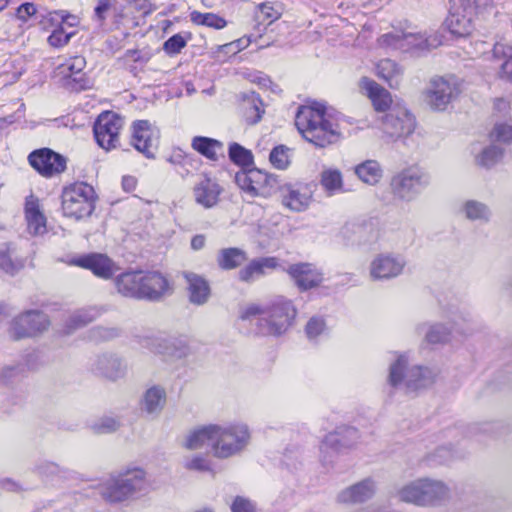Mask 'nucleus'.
<instances>
[{"mask_svg":"<svg viewBox=\"0 0 512 512\" xmlns=\"http://www.w3.org/2000/svg\"><path fill=\"white\" fill-rule=\"evenodd\" d=\"M282 15V7L278 3L265 2L258 6L257 18L268 25L279 19Z\"/></svg>","mask_w":512,"mask_h":512,"instance_id":"obj_49","label":"nucleus"},{"mask_svg":"<svg viewBox=\"0 0 512 512\" xmlns=\"http://www.w3.org/2000/svg\"><path fill=\"white\" fill-rule=\"evenodd\" d=\"M187 44V39L181 34H175L164 42L163 49L170 55L178 54Z\"/></svg>","mask_w":512,"mask_h":512,"instance_id":"obj_56","label":"nucleus"},{"mask_svg":"<svg viewBox=\"0 0 512 512\" xmlns=\"http://www.w3.org/2000/svg\"><path fill=\"white\" fill-rule=\"evenodd\" d=\"M144 281L143 271H128L116 277L115 285L121 295L142 299L144 298L142 295Z\"/></svg>","mask_w":512,"mask_h":512,"instance_id":"obj_22","label":"nucleus"},{"mask_svg":"<svg viewBox=\"0 0 512 512\" xmlns=\"http://www.w3.org/2000/svg\"><path fill=\"white\" fill-rule=\"evenodd\" d=\"M190 20L196 25L207 26L213 29H223L227 25V21L214 13H202L199 11H192L190 13Z\"/></svg>","mask_w":512,"mask_h":512,"instance_id":"obj_46","label":"nucleus"},{"mask_svg":"<svg viewBox=\"0 0 512 512\" xmlns=\"http://www.w3.org/2000/svg\"><path fill=\"white\" fill-rule=\"evenodd\" d=\"M435 457L439 463H445L454 458V451L449 447H440L436 450Z\"/></svg>","mask_w":512,"mask_h":512,"instance_id":"obj_62","label":"nucleus"},{"mask_svg":"<svg viewBox=\"0 0 512 512\" xmlns=\"http://www.w3.org/2000/svg\"><path fill=\"white\" fill-rule=\"evenodd\" d=\"M503 156V150L497 145H489L483 148L476 156L475 162L478 166L490 168L497 164Z\"/></svg>","mask_w":512,"mask_h":512,"instance_id":"obj_47","label":"nucleus"},{"mask_svg":"<svg viewBox=\"0 0 512 512\" xmlns=\"http://www.w3.org/2000/svg\"><path fill=\"white\" fill-rule=\"evenodd\" d=\"M405 266L406 261L402 256L381 253L371 261L369 276L372 280H389L401 275Z\"/></svg>","mask_w":512,"mask_h":512,"instance_id":"obj_17","label":"nucleus"},{"mask_svg":"<svg viewBox=\"0 0 512 512\" xmlns=\"http://www.w3.org/2000/svg\"><path fill=\"white\" fill-rule=\"evenodd\" d=\"M277 266L278 262L274 257L254 259L239 271V279L244 282L253 281L264 275L267 270H273Z\"/></svg>","mask_w":512,"mask_h":512,"instance_id":"obj_33","label":"nucleus"},{"mask_svg":"<svg viewBox=\"0 0 512 512\" xmlns=\"http://www.w3.org/2000/svg\"><path fill=\"white\" fill-rule=\"evenodd\" d=\"M137 180L133 176H124L122 179V186L125 191H133L136 187Z\"/></svg>","mask_w":512,"mask_h":512,"instance_id":"obj_64","label":"nucleus"},{"mask_svg":"<svg viewBox=\"0 0 512 512\" xmlns=\"http://www.w3.org/2000/svg\"><path fill=\"white\" fill-rule=\"evenodd\" d=\"M229 157L231 161L242 166H248L253 160L252 153L237 143L230 145Z\"/></svg>","mask_w":512,"mask_h":512,"instance_id":"obj_52","label":"nucleus"},{"mask_svg":"<svg viewBox=\"0 0 512 512\" xmlns=\"http://www.w3.org/2000/svg\"><path fill=\"white\" fill-rule=\"evenodd\" d=\"M320 184L329 195H335L344 191L343 175L339 169L327 167L320 174Z\"/></svg>","mask_w":512,"mask_h":512,"instance_id":"obj_38","label":"nucleus"},{"mask_svg":"<svg viewBox=\"0 0 512 512\" xmlns=\"http://www.w3.org/2000/svg\"><path fill=\"white\" fill-rule=\"evenodd\" d=\"M414 128L415 119L413 115L404 105L399 103L393 104L382 118L381 129L390 139L407 136L413 132Z\"/></svg>","mask_w":512,"mask_h":512,"instance_id":"obj_9","label":"nucleus"},{"mask_svg":"<svg viewBox=\"0 0 512 512\" xmlns=\"http://www.w3.org/2000/svg\"><path fill=\"white\" fill-rule=\"evenodd\" d=\"M117 476L131 499L147 489L146 473L141 468L127 469L117 474Z\"/></svg>","mask_w":512,"mask_h":512,"instance_id":"obj_32","label":"nucleus"},{"mask_svg":"<svg viewBox=\"0 0 512 512\" xmlns=\"http://www.w3.org/2000/svg\"><path fill=\"white\" fill-rule=\"evenodd\" d=\"M25 218L31 235L38 236L46 233V217L41 210L39 200L32 195L26 199Z\"/></svg>","mask_w":512,"mask_h":512,"instance_id":"obj_27","label":"nucleus"},{"mask_svg":"<svg viewBox=\"0 0 512 512\" xmlns=\"http://www.w3.org/2000/svg\"><path fill=\"white\" fill-rule=\"evenodd\" d=\"M166 401V390L160 385H153L143 393L140 400V411L154 419L160 415Z\"/></svg>","mask_w":512,"mask_h":512,"instance_id":"obj_21","label":"nucleus"},{"mask_svg":"<svg viewBox=\"0 0 512 512\" xmlns=\"http://www.w3.org/2000/svg\"><path fill=\"white\" fill-rule=\"evenodd\" d=\"M185 467L189 470L207 471L210 469L209 461L203 456H196L186 461Z\"/></svg>","mask_w":512,"mask_h":512,"instance_id":"obj_59","label":"nucleus"},{"mask_svg":"<svg viewBox=\"0 0 512 512\" xmlns=\"http://www.w3.org/2000/svg\"><path fill=\"white\" fill-rule=\"evenodd\" d=\"M482 0H466L459 7L452 10L445 20V26L451 34L457 37L470 35L473 30L474 8Z\"/></svg>","mask_w":512,"mask_h":512,"instance_id":"obj_14","label":"nucleus"},{"mask_svg":"<svg viewBox=\"0 0 512 512\" xmlns=\"http://www.w3.org/2000/svg\"><path fill=\"white\" fill-rule=\"evenodd\" d=\"M435 374L427 367L410 366L406 355H398L389 367L388 382L397 389L417 391L431 385Z\"/></svg>","mask_w":512,"mask_h":512,"instance_id":"obj_4","label":"nucleus"},{"mask_svg":"<svg viewBox=\"0 0 512 512\" xmlns=\"http://www.w3.org/2000/svg\"><path fill=\"white\" fill-rule=\"evenodd\" d=\"M231 509L232 512H255L254 504L243 497H236Z\"/></svg>","mask_w":512,"mask_h":512,"instance_id":"obj_60","label":"nucleus"},{"mask_svg":"<svg viewBox=\"0 0 512 512\" xmlns=\"http://www.w3.org/2000/svg\"><path fill=\"white\" fill-rule=\"evenodd\" d=\"M235 179L239 187L251 196L261 194V190L270 185L273 180L271 176L258 169L237 173Z\"/></svg>","mask_w":512,"mask_h":512,"instance_id":"obj_23","label":"nucleus"},{"mask_svg":"<svg viewBox=\"0 0 512 512\" xmlns=\"http://www.w3.org/2000/svg\"><path fill=\"white\" fill-rule=\"evenodd\" d=\"M74 34H75L74 30L68 31L64 27V25H59L58 27H56L53 30L51 35L48 37V43L52 47H56V48L63 47L69 42V40L71 39V37Z\"/></svg>","mask_w":512,"mask_h":512,"instance_id":"obj_54","label":"nucleus"},{"mask_svg":"<svg viewBox=\"0 0 512 512\" xmlns=\"http://www.w3.org/2000/svg\"><path fill=\"white\" fill-rule=\"evenodd\" d=\"M25 366L22 364L16 366H8L0 371V383L7 384L19 378L25 372Z\"/></svg>","mask_w":512,"mask_h":512,"instance_id":"obj_57","label":"nucleus"},{"mask_svg":"<svg viewBox=\"0 0 512 512\" xmlns=\"http://www.w3.org/2000/svg\"><path fill=\"white\" fill-rule=\"evenodd\" d=\"M74 263L91 270L96 276L108 279L116 271L114 262L104 254H90L78 258Z\"/></svg>","mask_w":512,"mask_h":512,"instance_id":"obj_24","label":"nucleus"},{"mask_svg":"<svg viewBox=\"0 0 512 512\" xmlns=\"http://www.w3.org/2000/svg\"><path fill=\"white\" fill-rule=\"evenodd\" d=\"M295 125L302 136L318 147H325L338 139V127L321 104L299 108Z\"/></svg>","mask_w":512,"mask_h":512,"instance_id":"obj_2","label":"nucleus"},{"mask_svg":"<svg viewBox=\"0 0 512 512\" xmlns=\"http://www.w3.org/2000/svg\"><path fill=\"white\" fill-rule=\"evenodd\" d=\"M48 317L39 311H27L16 317L10 327V336L19 340L43 332L49 326Z\"/></svg>","mask_w":512,"mask_h":512,"instance_id":"obj_12","label":"nucleus"},{"mask_svg":"<svg viewBox=\"0 0 512 512\" xmlns=\"http://www.w3.org/2000/svg\"><path fill=\"white\" fill-rule=\"evenodd\" d=\"M289 149L284 145L276 146L269 155L271 164L277 169H285L290 164Z\"/></svg>","mask_w":512,"mask_h":512,"instance_id":"obj_53","label":"nucleus"},{"mask_svg":"<svg viewBox=\"0 0 512 512\" xmlns=\"http://www.w3.org/2000/svg\"><path fill=\"white\" fill-rule=\"evenodd\" d=\"M490 137L493 141L509 143L512 141V126L505 123L496 124Z\"/></svg>","mask_w":512,"mask_h":512,"instance_id":"obj_55","label":"nucleus"},{"mask_svg":"<svg viewBox=\"0 0 512 512\" xmlns=\"http://www.w3.org/2000/svg\"><path fill=\"white\" fill-rule=\"evenodd\" d=\"M144 285L142 295L146 299L157 300L171 293L172 287L169 280L160 272H144Z\"/></svg>","mask_w":512,"mask_h":512,"instance_id":"obj_25","label":"nucleus"},{"mask_svg":"<svg viewBox=\"0 0 512 512\" xmlns=\"http://www.w3.org/2000/svg\"><path fill=\"white\" fill-rule=\"evenodd\" d=\"M102 313V309L98 307H88L73 312L67 319L65 332L71 333L72 331L87 325L95 320Z\"/></svg>","mask_w":512,"mask_h":512,"instance_id":"obj_39","label":"nucleus"},{"mask_svg":"<svg viewBox=\"0 0 512 512\" xmlns=\"http://www.w3.org/2000/svg\"><path fill=\"white\" fill-rule=\"evenodd\" d=\"M100 493L110 503H121L131 499L117 475L111 476L101 484Z\"/></svg>","mask_w":512,"mask_h":512,"instance_id":"obj_35","label":"nucleus"},{"mask_svg":"<svg viewBox=\"0 0 512 512\" xmlns=\"http://www.w3.org/2000/svg\"><path fill=\"white\" fill-rule=\"evenodd\" d=\"M461 211L467 219L473 221H488L491 215L489 208L484 203L475 200L466 201Z\"/></svg>","mask_w":512,"mask_h":512,"instance_id":"obj_45","label":"nucleus"},{"mask_svg":"<svg viewBox=\"0 0 512 512\" xmlns=\"http://www.w3.org/2000/svg\"><path fill=\"white\" fill-rule=\"evenodd\" d=\"M122 127L123 119L118 114L111 111L101 113L94 124V135L98 145L107 151L115 148Z\"/></svg>","mask_w":512,"mask_h":512,"instance_id":"obj_11","label":"nucleus"},{"mask_svg":"<svg viewBox=\"0 0 512 512\" xmlns=\"http://www.w3.org/2000/svg\"><path fill=\"white\" fill-rule=\"evenodd\" d=\"M35 13L36 7L32 3H24L17 9V17L22 21H27Z\"/></svg>","mask_w":512,"mask_h":512,"instance_id":"obj_61","label":"nucleus"},{"mask_svg":"<svg viewBox=\"0 0 512 512\" xmlns=\"http://www.w3.org/2000/svg\"><path fill=\"white\" fill-rule=\"evenodd\" d=\"M62 211L66 217L82 219L95 209L96 194L94 188L84 182H77L62 191Z\"/></svg>","mask_w":512,"mask_h":512,"instance_id":"obj_5","label":"nucleus"},{"mask_svg":"<svg viewBox=\"0 0 512 512\" xmlns=\"http://www.w3.org/2000/svg\"><path fill=\"white\" fill-rule=\"evenodd\" d=\"M423 478L410 481L400 487L397 491V498L405 503L422 507L423 501Z\"/></svg>","mask_w":512,"mask_h":512,"instance_id":"obj_41","label":"nucleus"},{"mask_svg":"<svg viewBox=\"0 0 512 512\" xmlns=\"http://www.w3.org/2000/svg\"><path fill=\"white\" fill-rule=\"evenodd\" d=\"M296 316V309L290 300L279 297L270 303L247 304L240 310V318L255 321L257 331L264 336H279L285 333Z\"/></svg>","mask_w":512,"mask_h":512,"instance_id":"obj_1","label":"nucleus"},{"mask_svg":"<svg viewBox=\"0 0 512 512\" xmlns=\"http://www.w3.org/2000/svg\"><path fill=\"white\" fill-rule=\"evenodd\" d=\"M451 334L452 330L443 324H434L426 331L425 338L428 343L438 344L448 341Z\"/></svg>","mask_w":512,"mask_h":512,"instance_id":"obj_50","label":"nucleus"},{"mask_svg":"<svg viewBox=\"0 0 512 512\" xmlns=\"http://www.w3.org/2000/svg\"><path fill=\"white\" fill-rule=\"evenodd\" d=\"M360 87L369 97L376 111H389L393 106L390 93L374 80L363 77L360 80Z\"/></svg>","mask_w":512,"mask_h":512,"instance_id":"obj_26","label":"nucleus"},{"mask_svg":"<svg viewBox=\"0 0 512 512\" xmlns=\"http://www.w3.org/2000/svg\"><path fill=\"white\" fill-rule=\"evenodd\" d=\"M376 492V483L372 478L363 479L341 490L337 502L342 504H360L368 501Z\"/></svg>","mask_w":512,"mask_h":512,"instance_id":"obj_19","label":"nucleus"},{"mask_svg":"<svg viewBox=\"0 0 512 512\" xmlns=\"http://www.w3.org/2000/svg\"><path fill=\"white\" fill-rule=\"evenodd\" d=\"M214 424L201 426L190 431L184 441V446L190 450H198L208 445L212 448Z\"/></svg>","mask_w":512,"mask_h":512,"instance_id":"obj_37","label":"nucleus"},{"mask_svg":"<svg viewBox=\"0 0 512 512\" xmlns=\"http://www.w3.org/2000/svg\"><path fill=\"white\" fill-rule=\"evenodd\" d=\"M211 454L227 459L241 453L249 444L250 432L246 424L236 423L213 426Z\"/></svg>","mask_w":512,"mask_h":512,"instance_id":"obj_3","label":"nucleus"},{"mask_svg":"<svg viewBox=\"0 0 512 512\" xmlns=\"http://www.w3.org/2000/svg\"><path fill=\"white\" fill-rule=\"evenodd\" d=\"M325 328L324 321L320 318H311L306 325V333L308 338L314 339L319 336Z\"/></svg>","mask_w":512,"mask_h":512,"instance_id":"obj_58","label":"nucleus"},{"mask_svg":"<svg viewBox=\"0 0 512 512\" xmlns=\"http://www.w3.org/2000/svg\"><path fill=\"white\" fill-rule=\"evenodd\" d=\"M376 74L385 80L391 88H397L402 79L403 69L396 62L384 59L377 64Z\"/></svg>","mask_w":512,"mask_h":512,"instance_id":"obj_40","label":"nucleus"},{"mask_svg":"<svg viewBox=\"0 0 512 512\" xmlns=\"http://www.w3.org/2000/svg\"><path fill=\"white\" fill-rule=\"evenodd\" d=\"M195 201L205 208H211L217 204L221 188L211 178L203 177L194 187Z\"/></svg>","mask_w":512,"mask_h":512,"instance_id":"obj_30","label":"nucleus"},{"mask_svg":"<svg viewBox=\"0 0 512 512\" xmlns=\"http://www.w3.org/2000/svg\"><path fill=\"white\" fill-rule=\"evenodd\" d=\"M359 439V432L353 427H341L328 433L320 444L321 460L329 462L333 454L341 448L354 445Z\"/></svg>","mask_w":512,"mask_h":512,"instance_id":"obj_16","label":"nucleus"},{"mask_svg":"<svg viewBox=\"0 0 512 512\" xmlns=\"http://www.w3.org/2000/svg\"><path fill=\"white\" fill-rule=\"evenodd\" d=\"M461 92L460 82L453 76L431 79L426 101L433 110L444 111Z\"/></svg>","mask_w":512,"mask_h":512,"instance_id":"obj_7","label":"nucleus"},{"mask_svg":"<svg viewBox=\"0 0 512 512\" xmlns=\"http://www.w3.org/2000/svg\"><path fill=\"white\" fill-rule=\"evenodd\" d=\"M287 273L301 290L316 287L323 279L322 273L311 263L290 265L287 269Z\"/></svg>","mask_w":512,"mask_h":512,"instance_id":"obj_20","label":"nucleus"},{"mask_svg":"<svg viewBox=\"0 0 512 512\" xmlns=\"http://www.w3.org/2000/svg\"><path fill=\"white\" fill-rule=\"evenodd\" d=\"M159 130L148 120H138L132 125L131 144L147 158H153L158 147Z\"/></svg>","mask_w":512,"mask_h":512,"instance_id":"obj_13","label":"nucleus"},{"mask_svg":"<svg viewBox=\"0 0 512 512\" xmlns=\"http://www.w3.org/2000/svg\"><path fill=\"white\" fill-rule=\"evenodd\" d=\"M120 427L118 419L110 416L101 417L95 420L90 428L95 434H108L117 431Z\"/></svg>","mask_w":512,"mask_h":512,"instance_id":"obj_51","label":"nucleus"},{"mask_svg":"<svg viewBox=\"0 0 512 512\" xmlns=\"http://www.w3.org/2000/svg\"><path fill=\"white\" fill-rule=\"evenodd\" d=\"M428 184L429 177L426 173L416 168H410L392 178L391 190L394 197L404 201H411Z\"/></svg>","mask_w":512,"mask_h":512,"instance_id":"obj_8","label":"nucleus"},{"mask_svg":"<svg viewBox=\"0 0 512 512\" xmlns=\"http://www.w3.org/2000/svg\"><path fill=\"white\" fill-rule=\"evenodd\" d=\"M422 507H430L441 504L450 496L449 487L441 480L423 478Z\"/></svg>","mask_w":512,"mask_h":512,"instance_id":"obj_29","label":"nucleus"},{"mask_svg":"<svg viewBox=\"0 0 512 512\" xmlns=\"http://www.w3.org/2000/svg\"><path fill=\"white\" fill-rule=\"evenodd\" d=\"M86 60L82 56H74L57 66V74L66 80V85L74 90H84L89 87V80L83 73Z\"/></svg>","mask_w":512,"mask_h":512,"instance_id":"obj_18","label":"nucleus"},{"mask_svg":"<svg viewBox=\"0 0 512 512\" xmlns=\"http://www.w3.org/2000/svg\"><path fill=\"white\" fill-rule=\"evenodd\" d=\"M354 173L360 181L368 185H376L383 177V169L376 160H365L354 167Z\"/></svg>","mask_w":512,"mask_h":512,"instance_id":"obj_36","label":"nucleus"},{"mask_svg":"<svg viewBox=\"0 0 512 512\" xmlns=\"http://www.w3.org/2000/svg\"><path fill=\"white\" fill-rule=\"evenodd\" d=\"M27 260V255L22 253L16 244H4L0 246V269L8 274H15L21 270Z\"/></svg>","mask_w":512,"mask_h":512,"instance_id":"obj_28","label":"nucleus"},{"mask_svg":"<svg viewBox=\"0 0 512 512\" xmlns=\"http://www.w3.org/2000/svg\"><path fill=\"white\" fill-rule=\"evenodd\" d=\"M192 147L205 157L216 160L218 154L222 153L223 145L211 138L195 137L192 141Z\"/></svg>","mask_w":512,"mask_h":512,"instance_id":"obj_43","label":"nucleus"},{"mask_svg":"<svg viewBox=\"0 0 512 512\" xmlns=\"http://www.w3.org/2000/svg\"><path fill=\"white\" fill-rule=\"evenodd\" d=\"M315 186L312 183H285L279 187L281 204L292 212L307 210L313 201Z\"/></svg>","mask_w":512,"mask_h":512,"instance_id":"obj_10","label":"nucleus"},{"mask_svg":"<svg viewBox=\"0 0 512 512\" xmlns=\"http://www.w3.org/2000/svg\"><path fill=\"white\" fill-rule=\"evenodd\" d=\"M30 165L42 176L53 177L66 169V159L49 148H41L28 156Z\"/></svg>","mask_w":512,"mask_h":512,"instance_id":"obj_15","label":"nucleus"},{"mask_svg":"<svg viewBox=\"0 0 512 512\" xmlns=\"http://www.w3.org/2000/svg\"><path fill=\"white\" fill-rule=\"evenodd\" d=\"M247 256L245 251L239 248H224L217 255V263L221 269L231 270L239 267Z\"/></svg>","mask_w":512,"mask_h":512,"instance_id":"obj_42","label":"nucleus"},{"mask_svg":"<svg viewBox=\"0 0 512 512\" xmlns=\"http://www.w3.org/2000/svg\"><path fill=\"white\" fill-rule=\"evenodd\" d=\"M242 109L246 121L250 124L257 123L264 113L261 100L254 94L243 101Z\"/></svg>","mask_w":512,"mask_h":512,"instance_id":"obj_48","label":"nucleus"},{"mask_svg":"<svg viewBox=\"0 0 512 512\" xmlns=\"http://www.w3.org/2000/svg\"><path fill=\"white\" fill-rule=\"evenodd\" d=\"M379 43L383 47L421 54L441 45V37L437 34L426 35L414 32H392L382 35Z\"/></svg>","mask_w":512,"mask_h":512,"instance_id":"obj_6","label":"nucleus"},{"mask_svg":"<svg viewBox=\"0 0 512 512\" xmlns=\"http://www.w3.org/2000/svg\"><path fill=\"white\" fill-rule=\"evenodd\" d=\"M126 368V363L116 355H102L94 363V370L111 380L124 376Z\"/></svg>","mask_w":512,"mask_h":512,"instance_id":"obj_31","label":"nucleus"},{"mask_svg":"<svg viewBox=\"0 0 512 512\" xmlns=\"http://www.w3.org/2000/svg\"><path fill=\"white\" fill-rule=\"evenodd\" d=\"M493 56L505 60L501 65L500 76L512 82V46L496 43L493 47Z\"/></svg>","mask_w":512,"mask_h":512,"instance_id":"obj_44","label":"nucleus"},{"mask_svg":"<svg viewBox=\"0 0 512 512\" xmlns=\"http://www.w3.org/2000/svg\"><path fill=\"white\" fill-rule=\"evenodd\" d=\"M111 3L109 0H100L95 8V15L99 21H103L106 18V13L110 10Z\"/></svg>","mask_w":512,"mask_h":512,"instance_id":"obj_63","label":"nucleus"},{"mask_svg":"<svg viewBox=\"0 0 512 512\" xmlns=\"http://www.w3.org/2000/svg\"><path fill=\"white\" fill-rule=\"evenodd\" d=\"M184 277L188 283L190 301L197 305L204 304L210 296V287L207 281L191 272H186Z\"/></svg>","mask_w":512,"mask_h":512,"instance_id":"obj_34","label":"nucleus"}]
</instances>
